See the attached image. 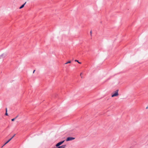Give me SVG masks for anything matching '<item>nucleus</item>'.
Segmentation results:
<instances>
[{
  "label": "nucleus",
  "instance_id": "obj_10",
  "mask_svg": "<svg viewBox=\"0 0 148 148\" xmlns=\"http://www.w3.org/2000/svg\"><path fill=\"white\" fill-rule=\"evenodd\" d=\"M15 118H13V119H12L11 121H14V120H15Z\"/></svg>",
  "mask_w": 148,
  "mask_h": 148
},
{
  "label": "nucleus",
  "instance_id": "obj_4",
  "mask_svg": "<svg viewBox=\"0 0 148 148\" xmlns=\"http://www.w3.org/2000/svg\"><path fill=\"white\" fill-rule=\"evenodd\" d=\"M75 139V138L73 137H69L66 138V141H67L72 140H74Z\"/></svg>",
  "mask_w": 148,
  "mask_h": 148
},
{
  "label": "nucleus",
  "instance_id": "obj_11",
  "mask_svg": "<svg viewBox=\"0 0 148 148\" xmlns=\"http://www.w3.org/2000/svg\"><path fill=\"white\" fill-rule=\"evenodd\" d=\"M5 114V115H6V116L8 115V113H7V112H6Z\"/></svg>",
  "mask_w": 148,
  "mask_h": 148
},
{
  "label": "nucleus",
  "instance_id": "obj_2",
  "mask_svg": "<svg viewBox=\"0 0 148 148\" xmlns=\"http://www.w3.org/2000/svg\"><path fill=\"white\" fill-rule=\"evenodd\" d=\"M15 134H14L10 139L8 140L1 147H3L4 145H5L6 144L8 143L10 140H11L12 138L15 136Z\"/></svg>",
  "mask_w": 148,
  "mask_h": 148
},
{
  "label": "nucleus",
  "instance_id": "obj_12",
  "mask_svg": "<svg viewBox=\"0 0 148 148\" xmlns=\"http://www.w3.org/2000/svg\"><path fill=\"white\" fill-rule=\"evenodd\" d=\"M82 73H80V76L82 78Z\"/></svg>",
  "mask_w": 148,
  "mask_h": 148
},
{
  "label": "nucleus",
  "instance_id": "obj_8",
  "mask_svg": "<svg viewBox=\"0 0 148 148\" xmlns=\"http://www.w3.org/2000/svg\"><path fill=\"white\" fill-rule=\"evenodd\" d=\"M71 63V61H69L67 62L66 63H65V64H69V63Z\"/></svg>",
  "mask_w": 148,
  "mask_h": 148
},
{
  "label": "nucleus",
  "instance_id": "obj_6",
  "mask_svg": "<svg viewBox=\"0 0 148 148\" xmlns=\"http://www.w3.org/2000/svg\"><path fill=\"white\" fill-rule=\"evenodd\" d=\"M66 145H63L60 146H59L58 147H55L54 148H65L66 147Z\"/></svg>",
  "mask_w": 148,
  "mask_h": 148
},
{
  "label": "nucleus",
  "instance_id": "obj_5",
  "mask_svg": "<svg viewBox=\"0 0 148 148\" xmlns=\"http://www.w3.org/2000/svg\"><path fill=\"white\" fill-rule=\"evenodd\" d=\"M7 56V54L6 53H2L0 55L1 58H4L6 57Z\"/></svg>",
  "mask_w": 148,
  "mask_h": 148
},
{
  "label": "nucleus",
  "instance_id": "obj_7",
  "mask_svg": "<svg viewBox=\"0 0 148 148\" xmlns=\"http://www.w3.org/2000/svg\"><path fill=\"white\" fill-rule=\"evenodd\" d=\"M26 2H25V3L24 4H23L22 5H21V6L20 7V8H19V9H21V8H23L24 7V6L25 5V4H26Z\"/></svg>",
  "mask_w": 148,
  "mask_h": 148
},
{
  "label": "nucleus",
  "instance_id": "obj_14",
  "mask_svg": "<svg viewBox=\"0 0 148 148\" xmlns=\"http://www.w3.org/2000/svg\"><path fill=\"white\" fill-rule=\"evenodd\" d=\"M5 110H6V112H7V108H5Z\"/></svg>",
  "mask_w": 148,
  "mask_h": 148
},
{
  "label": "nucleus",
  "instance_id": "obj_9",
  "mask_svg": "<svg viewBox=\"0 0 148 148\" xmlns=\"http://www.w3.org/2000/svg\"><path fill=\"white\" fill-rule=\"evenodd\" d=\"M75 61L77 62L79 64H81V62H79V61L77 60H75Z\"/></svg>",
  "mask_w": 148,
  "mask_h": 148
},
{
  "label": "nucleus",
  "instance_id": "obj_16",
  "mask_svg": "<svg viewBox=\"0 0 148 148\" xmlns=\"http://www.w3.org/2000/svg\"><path fill=\"white\" fill-rule=\"evenodd\" d=\"M90 34H91V31L90 32Z\"/></svg>",
  "mask_w": 148,
  "mask_h": 148
},
{
  "label": "nucleus",
  "instance_id": "obj_3",
  "mask_svg": "<svg viewBox=\"0 0 148 148\" xmlns=\"http://www.w3.org/2000/svg\"><path fill=\"white\" fill-rule=\"evenodd\" d=\"M64 140L58 143L56 145V147H58L60 145L62 144L64 142Z\"/></svg>",
  "mask_w": 148,
  "mask_h": 148
},
{
  "label": "nucleus",
  "instance_id": "obj_15",
  "mask_svg": "<svg viewBox=\"0 0 148 148\" xmlns=\"http://www.w3.org/2000/svg\"><path fill=\"white\" fill-rule=\"evenodd\" d=\"M35 71V70H34V71H33V73H34V72Z\"/></svg>",
  "mask_w": 148,
  "mask_h": 148
},
{
  "label": "nucleus",
  "instance_id": "obj_13",
  "mask_svg": "<svg viewBox=\"0 0 148 148\" xmlns=\"http://www.w3.org/2000/svg\"><path fill=\"white\" fill-rule=\"evenodd\" d=\"M18 115H17V116H16L15 118V119H16V118H17L18 117Z\"/></svg>",
  "mask_w": 148,
  "mask_h": 148
},
{
  "label": "nucleus",
  "instance_id": "obj_1",
  "mask_svg": "<svg viewBox=\"0 0 148 148\" xmlns=\"http://www.w3.org/2000/svg\"><path fill=\"white\" fill-rule=\"evenodd\" d=\"M118 91H119L118 90H116L115 91V93L114 94H113L112 95V96H111L112 97H114L116 96H118Z\"/></svg>",
  "mask_w": 148,
  "mask_h": 148
}]
</instances>
